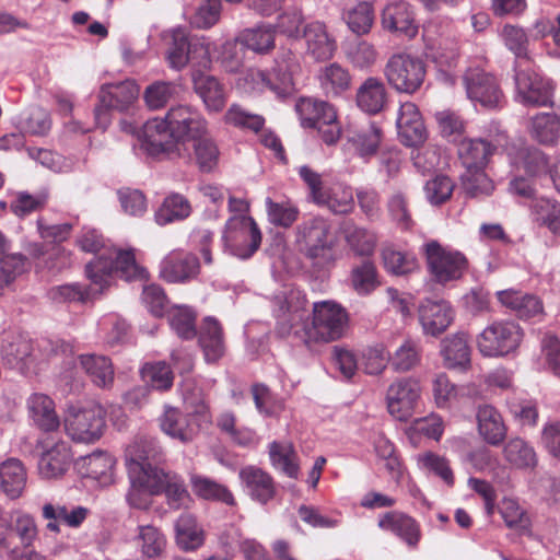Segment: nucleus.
<instances>
[{
	"label": "nucleus",
	"mask_w": 560,
	"mask_h": 560,
	"mask_svg": "<svg viewBox=\"0 0 560 560\" xmlns=\"http://www.w3.org/2000/svg\"><path fill=\"white\" fill-rule=\"evenodd\" d=\"M304 296L291 292L289 296H277L275 313L281 336L293 334L306 348L314 349L345 338L350 328L348 311L334 300L314 302L312 312L304 317Z\"/></svg>",
	"instance_id": "obj_1"
},
{
	"label": "nucleus",
	"mask_w": 560,
	"mask_h": 560,
	"mask_svg": "<svg viewBox=\"0 0 560 560\" xmlns=\"http://www.w3.org/2000/svg\"><path fill=\"white\" fill-rule=\"evenodd\" d=\"M209 124L203 115L189 105L173 106L164 118H152L141 129V148L152 156L179 152V145L207 135Z\"/></svg>",
	"instance_id": "obj_2"
},
{
	"label": "nucleus",
	"mask_w": 560,
	"mask_h": 560,
	"mask_svg": "<svg viewBox=\"0 0 560 560\" xmlns=\"http://www.w3.org/2000/svg\"><path fill=\"white\" fill-rule=\"evenodd\" d=\"M301 71L299 57L291 49L281 48L275 60V67L268 73L249 69L241 79L245 91L260 93L269 90L283 98L294 91V75Z\"/></svg>",
	"instance_id": "obj_3"
},
{
	"label": "nucleus",
	"mask_w": 560,
	"mask_h": 560,
	"mask_svg": "<svg viewBox=\"0 0 560 560\" xmlns=\"http://www.w3.org/2000/svg\"><path fill=\"white\" fill-rule=\"evenodd\" d=\"M296 243L303 255L317 268H327L337 260L336 237L328 220L313 217L296 229Z\"/></svg>",
	"instance_id": "obj_4"
},
{
	"label": "nucleus",
	"mask_w": 560,
	"mask_h": 560,
	"mask_svg": "<svg viewBox=\"0 0 560 560\" xmlns=\"http://www.w3.org/2000/svg\"><path fill=\"white\" fill-rule=\"evenodd\" d=\"M113 271V255L109 257L102 255L90 261L85 267V275L90 280L88 287H83L80 283L54 287L49 291V296L58 303L91 301L110 285Z\"/></svg>",
	"instance_id": "obj_5"
},
{
	"label": "nucleus",
	"mask_w": 560,
	"mask_h": 560,
	"mask_svg": "<svg viewBox=\"0 0 560 560\" xmlns=\"http://www.w3.org/2000/svg\"><path fill=\"white\" fill-rule=\"evenodd\" d=\"M63 428L73 442L94 443L105 429L104 410L95 402L71 404L63 415Z\"/></svg>",
	"instance_id": "obj_6"
},
{
	"label": "nucleus",
	"mask_w": 560,
	"mask_h": 560,
	"mask_svg": "<svg viewBox=\"0 0 560 560\" xmlns=\"http://www.w3.org/2000/svg\"><path fill=\"white\" fill-rule=\"evenodd\" d=\"M299 175L307 185L311 198L316 205L325 206L336 214L352 211L354 200L350 187L341 184L326 186L322 175L306 165L299 168Z\"/></svg>",
	"instance_id": "obj_7"
},
{
	"label": "nucleus",
	"mask_w": 560,
	"mask_h": 560,
	"mask_svg": "<svg viewBox=\"0 0 560 560\" xmlns=\"http://www.w3.org/2000/svg\"><path fill=\"white\" fill-rule=\"evenodd\" d=\"M524 338L521 326L500 320L487 326L477 337V348L487 358H500L515 352Z\"/></svg>",
	"instance_id": "obj_8"
},
{
	"label": "nucleus",
	"mask_w": 560,
	"mask_h": 560,
	"mask_svg": "<svg viewBox=\"0 0 560 560\" xmlns=\"http://www.w3.org/2000/svg\"><path fill=\"white\" fill-rule=\"evenodd\" d=\"M185 401L191 409V415H184L176 408H167L160 420L165 434L184 443L191 441L201 425L194 422L192 416L198 417L200 422H211L209 408L202 398L194 400L186 397Z\"/></svg>",
	"instance_id": "obj_9"
},
{
	"label": "nucleus",
	"mask_w": 560,
	"mask_h": 560,
	"mask_svg": "<svg viewBox=\"0 0 560 560\" xmlns=\"http://www.w3.org/2000/svg\"><path fill=\"white\" fill-rule=\"evenodd\" d=\"M423 253L428 270L438 283L458 280L467 269V259L460 252L444 247L438 241L425 243Z\"/></svg>",
	"instance_id": "obj_10"
},
{
	"label": "nucleus",
	"mask_w": 560,
	"mask_h": 560,
	"mask_svg": "<svg viewBox=\"0 0 560 560\" xmlns=\"http://www.w3.org/2000/svg\"><path fill=\"white\" fill-rule=\"evenodd\" d=\"M225 249L233 256L247 259L258 249L261 233L249 215H232L223 234Z\"/></svg>",
	"instance_id": "obj_11"
},
{
	"label": "nucleus",
	"mask_w": 560,
	"mask_h": 560,
	"mask_svg": "<svg viewBox=\"0 0 560 560\" xmlns=\"http://www.w3.org/2000/svg\"><path fill=\"white\" fill-rule=\"evenodd\" d=\"M139 85L133 80L103 84L98 93V105L94 109L95 126L106 129L110 124V110H126L139 96Z\"/></svg>",
	"instance_id": "obj_12"
},
{
	"label": "nucleus",
	"mask_w": 560,
	"mask_h": 560,
	"mask_svg": "<svg viewBox=\"0 0 560 560\" xmlns=\"http://www.w3.org/2000/svg\"><path fill=\"white\" fill-rule=\"evenodd\" d=\"M384 73L394 90L399 93L413 94L424 82L425 66L417 57L397 54L388 59Z\"/></svg>",
	"instance_id": "obj_13"
},
{
	"label": "nucleus",
	"mask_w": 560,
	"mask_h": 560,
	"mask_svg": "<svg viewBox=\"0 0 560 560\" xmlns=\"http://www.w3.org/2000/svg\"><path fill=\"white\" fill-rule=\"evenodd\" d=\"M296 108L303 125L316 128L326 144H335L339 140L341 127L331 104L315 98H302Z\"/></svg>",
	"instance_id": "obj_14"
},
{
	"label": "nucleus",
	"mask_w": 560,
	"mask_h": 560,
	"mask_svg": "<svg viewBox=\"0 0 560 560\" xmlns=\"http://www.w3.org/2000/svg\"><path fill=\"white\" fill-rule=\"evenodd\" d=\"M80 248L88 253H96L103 248L102 255L109 257L113 255V275H119L125 280L145 279L147 270L140 267L135 259L131 250H118L116 248H105L102 235L96 230H85L78 240Z\"/></svg>",
	"instance_id": "obj_15"
},
{
	"label": "nucleus",
	"mask_w": 560,
	"mask_h": 560,
	"mask_svg": "<svg viewBox=\"0 0 560 560\" xmlns=\"http://www.w3.org/2000/svg\"><path fill=\"white\" fill-rule=\"evenodd\" d=\"M37 450V470L43 479H59L70 468L73 453L63 439L48 434L38 440Z\"/></svg>",
	"instance_id": "obj_16"
},
{
	"label": "nucleus",
	"mask_w": 560,
	"mask_h": 560,
	"mask_svg": "<svg viewBox=\"0 0 560 560\" xmlns=\"http://www.w3.org/2000/svg\"><path fill=\"white\" fill-rule=\"evenodd\" d=\"M421 384L415 377H401L394 381L386 392V404L388 412L399 421H407L420 397Z\"/></svg>",
	"instance_id": "obj_17"
},
{
	"label": "nucleus",
	"mask_w": 560,
	"mask_h": 560,
	"mask_svg": "<svg viewBox=\"0 0 560 560\" xmlns=\"http://www.w3.org/2000/svg\"><path fill=\"white\" fill-rule=\"evenodd\" d=\"M464 85L468 98L485 108H498L504 102V96L497 79L480 68H469L466 71Z\"/></svg>",
	"instance_id": "obj_18"
},
{
	"label": "nucleus",
	"mask_w": 560,
	"mask_h": 560,
	"mask_svg": "<svg viewBox=\"0 0 560 560\" xmlns=\"http://www.w3.org/2000/svg\"><path fill=\"white\" fill-rule=\"evenodd\" d=\"M427 55L441 67H453L459 57L456 35L451 30L440 32L436 23L430 22L423 30Z\"/></svg>",
	"instance_id": "obj_19"
},
{
	"label": "nucleus",
	"mask_w": 560,
	"mask_h": 560,
	"mask_svg": "<svg viewBox=\"0 0 560 560\" xmlns=\"http://www.w3.org/2000/svg\"><path fill=\"white\" fill-rule=\"evenodd\" d=\"M455 312L446 301H423L418 308V318L425 336L438 337L453 323Z\"/></svg>",
	"instance_id": "obj_20"
},
{
	"label": "nucleus",
	"mask_w": 560,
	"mask_h": 560,
	"mask_svg": "<svg viewBox=\"0 0 560 560\" xmlns=\"http://www.w3.org/2000/svg\"><path fill=\"white\" fill-rule=\"evenodd\" d=\"M517 98L528 106L551 105L552 88L534 71L522 70L515 75Z\"/></svg>",
	"instance_id": "obj_21"
},
{
	"label": "nucleus",
	"mask_w": 560,
	"mask_h": 560,
	"mask_svg": "<svg viewBox=\"0 0 560 560\" xmlns=\"http://www.w3.org/2000/svg\"><path fill=\"white\" fill-rule=\"evenodd\" d=\"M396 126L400 141L408 147L420 145L427 140V128L415 103L405 102L400 105Z\"/></svg>",
	"instance_id": "obj_22"
},
{
	"label": "nucleus",
	"mask_w": 560,
	"mask_h": 560,
	"mask_svg": "<svg viewBox=\"0 0 560 560\" xmlns=\"http://www.w3.org/2000/svg\"><path fill=\"white\" fill-rule=\"evenodd\" d=\"M382 25L385 30L408 38L416 37L419 30L411 5L401 0L393 1L384 8Z\"/></svg>",
	"instance_id": "obj_23"
},
{
	"label": "nucleus",
	"mask_w": 560,
	"mask_h": 560,
	"mask_svg": "<svg viewBox=\"0 0 560 560\" xmlns=\"http://www.w3.org/2000/svg\"><path fill=\"white\" fill-rule=\"evenodd\" d=\"M199 260L190 253L171 252L161 262L160 275L171 283L189 281L199 273Z\"/></svg>",
	"instance_id": "obj_24"
},
{
	"label": "nucleus",
	"mask_w": 560,
	"mask_h": 560,
	"mask_svg": "<svg viewBox=\"0 0 560 560\" xmlns=\"http://www.w3.org/2000/svg\"><path fill=\"white\" fill-rule=\"evenodd\" d=\"M302 37L305 39L306 54L314 60L325 61L334 57L337 44L325 23L312 21L303 25Z\"/></svg>",
	"instance_id": "obj_25"
},
{
	"label": "nucleus",
	"mask_w": 560,
	"mask_h": 560,
	"mask_svg": "<svg viewBox=\"0 0 560 560\" xmlns=\"http://www.w3.org/2000/svg\"><path fill=\"white\" fill-rule=\"evenodd\" d=\"M162 450L153 439L139 438L131 442L125 451V462L128 474L133 466L141 468L143 475L158 472L161 468L153 466L151 460H158Z\"/></svg>",
	"instance_id": "obj_26"
},
{
	"label": "nucleus",
	"mask_w": 560,
	"mask_h": 560,
	"mask_svg": "<svg viewBox=\"0 0 560 560\" xmlns=\"http://www.w3.org/2000/svg\"><path fill=\"white\" fill-rule=\"evenodd\" d=\"M476 421L478 434L487 444L498 446L505 440L508 428L501 412L492 405L478 406Z\"/></svg>",
	"instance_id": "obj_27"
},
{
	"label": "nucleus",
	"mask_w": 560,
	"mask_h": 560,
	"mask_svg": "<svg viewBox=\"0 0 560 560\" xmlns=\"http://www.w3.org/2000/svg\"><path fill=\"white\" fill-rule=\"evenodd\" d=\"M130 488L126 494V500L131 508L148 510L151 504L152 495H159L160 488L154 481V475H143L141 468L133 466L128 474Z\"/></svg>",
	"instance_id": "obj_28"
},
{
	"label": "nucleus",
	"mask_w": 560,
	"mask_h": 560,
	"mask_svg": "<svg viewBox=\"0 0 560 560\" xmlns=\"http://www.w3.org/2000/svg\"><path fill=\"white\" fill-rule=\"evenodd\" d=\"M194 90L208 112H221L226 103V92L219 80L199 70L191 73Z\"/></svg>",
	"instance_id": "obj_29"
},
{
	"label": "nucleus",
	"mask_w": 560,
	"mask_h": 560,
	"mask_svg": "<svg viewBox=\"0 0 560 560\" xmlns=\"http://www.w3.org/2000/svg\"><path fill=\"white\" fill-rule=\"evenodd\" d=\"M153 475L160 488L159 494H165L170 508L178 510L189 505L192 500L180 476L162 468Z\"/></svg>",
	"instance_id": "obj_30"
},
{
	"label": "nucleus",
	"mask_w": 560,
	"mask_h": 560,
	"mask_svg": "<svg viewBox=\"0 0 560 560\" xmlns=\"http://www.w3.org/2000/svg\"><path fill=\"white\" fill-rule=\"evenodd\" d=\"M440 353L444 366L448 370H467L470 366V347L467 336L463 332L444 338Z\"/></svg>",
	"instance_id": "obj_31"
},
{
	"label": "nucleus",
	"mask_w": 560,
	"mask_h": 560,
	"mask_svg": "<svg viewBox=\"0 0 560 560\" xmlns=\"http://www.w3.org/2000/svg\"><path fill=\"white\" fill-rule=\"evenodd\" d=\"M206 540V532L195 515L182 513L175 522V541L184 551H196Z\"/></svg>",
	"instance_id": "obj_32"
},
{
	"label": "nucleus",
	"mask_w": 560,
	"mask_h": 560,
	"mask_svg": "<svg viewBox=\"0 0 560 560\" xmlns=\"http://www.w3.org/2000/svg\"><path fill=\"white\" fill-rule=\"evenodd\" d=\"M378 526L383 530L395 534L410 547H416L420 540L417 522L404 513L397 511L385 513L380 517Z\"/></svg>",
	"instance_id": "obj_33"
},
{
	"label": "nucleus",
	"mask_w": 560,
	"mask_h": 560,
	"mask_svg": "<svg viewBox=\"0 0 560 560\" xmlns=\"http://www.w3.org/2000/svg\"><path fill=\"white\" fill-rule=\"evenodd\" d=\"M240 478L248 494L266 503L275 495V485L271 476L256 466H246L240 470Z\"/></svg>",
	"instance_id": "obj_34"
},
{
	"label": "nucleus",
	"mask_w": 560,
	"mask_h": 560,
	"mask_svg": "<svg viewBox=\"0 0 560 560\" xmlns=\"http://www.w3.org/2000/svg\"><path fill=\"white\" fill-rule=\"evenodd\" d=\"M79 363L90 378V381L98 388L109 389L115 381V370L112 361L101 354H82L79 355Z\"/></svg>",
	"instance_id": "obj_35"
},
{
	"label": "nucleus",
	"mask_w": 560,
	"mask_h": 560,
	"mask_svg": "<svg viewBox=\"0 0 560 560\" xmlns=\"http://www.w3.org/2000/svg\"><path fill=\"white\" fill-rule=\"evenodd\" d=\"M27 410L40 430L46 432L58 430L60 420L55 410V402L49 396L38 393L31 395L27 399Z\"/></svg>",
	"instance_id": "obj_36"
},
{
	"label": "nucleus",
	"mask_w": 560,
	"mask_h": 560,
	"mask_svg": "<svg viewBox=\"0 0 560 560\" xmlns=\"http://www.w3.org/2000/svg\"><path fill=\"white\" fill-rule=\"evenodd\" d=\"M27 483V471L18 458H9L0 464V488L3 493L14 500L20 498Z\"/></svg>",
	"instance_id": "obj_37"
},
{
	"label": "nucleus",
	"mask_w": 560,
	"mask_h": 560,
	"mask_svg": "<svg viewBox=\"0 0 560 560\" xmlns=\"http://www.w3.org/2000/svg\"><path fill=\"white\" fill-rule=\"evenodd\" d=\"M358 107L370 115L378 114L387 103V91L377 78H368L357 90Z\"/></svg>",
	"instance_id": "obj_38"
},
{
	"label": "nucleus",
	"mask_w": 560,
	"mask_h": 560,
	"mask_svg": "<svg viewBox=\"0 0 560 560\" xmlns=\"http://www.w3.org/2000/svg\"><path fill=\"white\" fill-rule=\"evenodd\" d=\"M80 471L88 478L100 481L101 485H109L114 479L115 458L103 451H96L79 463Z\"/></svg>",
	"instance_id": "obj_39"
},
{
	"label": "nucleus",
	"mask_w": 560,
	"mask_h": 560,
	"mask_svg": "<svg viewBox=\"0 0 560 560\" xmlns=\"http://www.w3.org/2000/svg\"><path fill=\"white\" fill-rule=\"evenodd\" d=\"M512 164L518 170H523L529 177L538 176L548 172L551 163L546 155L537 148L522 145L514 148L509 152Z\"/></svg>",
	"instance_id": "obj_40"
},
{
	"label": "nucleus",
	"mask_w": 560,
	"mask_h": 560,
	"mask_svg": "<svg viewBox=\"0 0 560 560\" xmlns=\"http://www.w3.org/2000/svg\"><path fill=\"white\" fill-rule=\"evenodd\" d=\"M317 80L326 96H339L351 85L349 70L337 62H331L320 68L317 73Z\"/></svg>",
	"instance_id": "obj_41"
},
{
	"label": "nucleus",
	"mask_w": 560,
	"mask_h": 560,
	"mask_svg": "<svg viewBox=\"0 0 560 560\" xmlns=\"http://www.w3.org/2000/svg\"><path fill=\"white\" fill-rule=\"evenodd\" d=\"M32 352L31 340L22 334L8 335L1 341L0 353L4 362L11 368L22 370Z\"/></svg>",
	"instance_id": "obj_42"
},
{
	"label": "nucleus",
	"mask_w": 560,
	"mask_h": 560,
	"mask_svg": "<svg viewBox=\"0 0 560 560\" xmlns=\"http://www.w3.org/2000/svg\"><path fill=\"white\" fill-rule=\"evenodd\" d=\"M199 343L207 361L215 362L223 355L225 348L222 327L215 318L206 317L203 319L199 335Z\"/></svg>",
	"instance_id": "obj_43"
},
{
	"label": "nucleus",
	"mask_w": 560,
	"mask_h": 560,
	"mask_svg": "<svg viewBox=\"0 0 560 560\" xmlns=\"http://www.w3.org/2000/svg\"><path fill=\"white\" fill-rule=\"evenodd\" d=\"M499 301L513 310L520 318H532L542 313L540 300L520 291L505 290L498 292Z\"/></svg>",
	"instance_id": "obj_44"
},
{
	"label": "nucleus",
	"mask_w": 560,
	"mask_h": 560,
	"mask_svg": "<svg viewBox=\"0 0 560 560\" xmlns=\"http://www.w3.org/2000/svg\"><path fill=\"white\" fill-rule=\"evenodd\" d=\"M192 211L189 200L178 194H170L155 212V221L160 225H166L175 221L187 219Z\"/></svg>",
	"instance_id": "obj_45"
},
{
	"label": "nucleus",
	"mask_w": 560,
	"mask_h": 560,
	"mask_svg": "<svg viewBox=\"0 0 560 560\" xmlns=\"http://www.w3.org/2000/svg\"><path fill=\"white\" fill-rule=\"evenodd\" d=\"M492 153L490 143L482 139H463L458 143V156L467 170L483 168Z\"/></svg>",
	"instance_id": "obj_46"
},
{
	"label": "nucleus",
	"mask_w": 560,
	"mask_h": 560,
	"mask_svg": "<svg viewBox=\"0 0 560 560\" xmlns=\"http://www.w3.org/2000/svg\"><path fill=\"white\" fill-rule=\"evenodd\" d=\"M275 31L267 25H259L242 31L237 40L247 49L265 55L275 48Z\"/></svg>",
	"instance_id": "obj_47"
},
{
	"label": "nucleus",
	"mask_w": 560,
	"mask_h": 560,
	"mask_svg": "<svg viewBox=\"0 0 560 560\" xmlns=\"http://www.w3.org/2000/svg\"><path fill=\"white\" fill-rule=\"evenodd\" d=\"M533 220L560 235V203L549 198H535L530 205Z\"/></svg>",
	"instance_id": "obj_48"
},
{
	"label": "nucleus",
	"mask_w": 560,
	"mask_h": 560,
	"mask_svg": "<svg viewBox=\"0 0 560 560\" xmlns=\"http://www.w3.org/2000/svg\"><path fill=\"white\" fill-rule=\"evenodd\" d=\"M269 458L275 468L280 469L290 478H298V455L292 443L278 441L270 443Z\"/></svg>",
	"instance_id": "obj_49"
},
{
	"label": "nucleus",
	"mask_w": 560,
	"mask_h": 560,
	"mask_svg": "<svg viewBox=\"0 0 560 560\" xmlns=\"http://www.w3.org/2000/svg\"><path fill=\"white\" fill-rule=\"evenodd\" d=\"M190 485L192 492L203 500L220 501L228 505L235 504L232 492L225 486L210 478L192 475L190 477Z\"/></svg>",
	"instance_id": "obj_50"
},
{
	"label": "nucleus",
	"mask_w": 560,
	"mask_h": 560,
	"mask_svg": "<svg viewBox=\"0 0 560 560\" xmlns=\"http://www.w3.org/2000/svg\"><path fill=\"white\" fill-rule=\"evenodd\" d=\"M382 259L384 268L395 276L411 273L419 268L415 254L399 250L394 246L383 248Z\"/></svg>",
	"instance_id": "obj_51"
},
{
	"label": "nucleus",
	"mask_w": 560,
	"mask_h": 560,
	"mask_svg": "<svg viewBox=\"0 0 560 560\" xmlns=\"http://www.w3.org/2000/svg\"><path fill=\"white\" fill-rule=\"evenodd\" d=\"M418 467L424 472L439 477L447 487L455 483L454 472L446 457L433 452L418 454L416 457Z\"/></svg>",
	"instance_id": "obj_52"
},
{
	"label": "nucleus",
	"mask_w": 560,
	"mask_h": 560,
	"mask_svg": "<svg viewBox=\"0 0 560 560\" xmlns=\"http://www.w3.org/2000/svg\"><path fill=\"white\" fill-rule=\"evenodd\" d=\"M136 542L145 558L160 557L166 547L165 536L159 528L152 525H141L138 527Z\"/></svg>",
	"instance_id": "obj_53"
},
{
	"label": "nucleus",
	"mask_w": 560,
	"mask_h": 560,
	"mask_svg": "<svg viewBox=\"0 0 560 560\" xmlns=\"http://www.w3.org/2000/svg\"><path fill=\"white\" fill-rule=\"evenodd\" d=\"M343 235L347 245L355 255L370 256L373 254L377 238L372 231L354 224H348L343 229Z\"/></svg>",
	"instance_id": "obj_54"
},
{
	"label": "nucleus",
	"mask_w": 560,
	"mask_h": 560,
	"mask_svg": "<svg viewBox=\"0 0 560 560\" xmlns=\"http://www.w3.org/2000/svg\"><path fill=\"white\" fill-rule=\"evenodd\" d=\"M421 352L418 341L406 339L390 357L392 369L405 373L417 368L421 362Z\"/></svg>",
	"instance_id": "obj_55"
},
{
	"label": "nucleus",
	"mask_w": 560,
	"mask_h": 560,
	"mask_svg": "<svg viewBox=\"0 0 560 560\" xmlns=\"http://www.w3.org/2000/svg\"><path fill=\"white\" fill-rule=\"evenodd\" d=\"M350 283L352 289L360 295H368L378 285V275L375 265L365 260L351 270Z\"/></svg>",
	"instance_id": "obj_56"
},
{
	"label": "nucleus",
	"mask_w": 560,
	"mask_h": 560,
	"mask_svg": "<svg viewBox=\"0 0 560 560\" xmlns=\"http://www.w3.org/2000/svg\"><path fill=\"white\" fill-rule=\"evenodd\" d=\"M190 39L185 30L176 28L172 32V43L166 52L168 66L182 70L189 63Z\"/></svg>",
	"instance_id": "obj_57"
},
{
	"label": "nucleus",
	"mask_w": 560,
	"mask_h": 560,
	"mask_svg": "<svg viewBox=\"0 0 560 560\" xmlns=\"http://www.w3.org/2000/svg\"><path fill=\"white\" fill-rule=\"evenodd\" d=\"M504 458L515 467L527 468L536 464L534 448L523 439H511L503 448Z\"/></svg>",
	"instance_id": "obj_58"
},
{
	"label": "nucleus",
	"mask_w": 560,
	"mask_h": 560,
	"mask_svg": "<svg viewBox=\"0 0 560 560\" xmlns=\"http://www.w3.org/2000/svg\"><path fill=\"white\" fill-rule=\"evenodd\" d=\"M191 143L196 163L200 171L211 172L218 165L220 156V152L214 140L208 132L207 135H202L200 138L195 139Z\"/></svg>",
	"instance_id": "obj_59"
},
{
	"label": "nucleus",
	"mask_w": 560,
	"mask_h": 560,
	"mask_svg": "<svg viewBox=\"0 0 560 560\" xmlns=\"http://www.w3.org/2000/svg\"><path fill=\"white\" fill-rule=\"evenodd\" d=\"M530 133L542 144H552L560 133V120L553 114H539L533 118Z\"/></svg>",
	"instance_id": "obj_60"
},
{
	"label": "nucleus",
	"mask_w": 560,
	"mask_h": 560,
	"mask_svg": "<svg viewBox=\"0 0 560 560\" xmlns=\"http://www.w3.org/2000/svg\"><path fill=\"white\" fill-rule=\"evenodd\" d=\"M267 217L271 224L280 228H290L299 218V208L291 201L276 202L266 198Z\"/></svg>",
	"instance_id": "obj_61"
},
{
	"label": "nucleus",
	"mask_w": 560,
	"mask_h": 560,
	"mask_svg": "<svg viewBox=\"0 0 560 560\" xmlns=\"http://www.w3.org/2000/svg\"><path fill=\"white\" fill-rule=\"evenodd\" d=\"M172 329L183 339L196 336V313L188 306H174L168 313Z\"/></svg>",
	"instance_id": "obj_62"
},
{
	"label": "nucleus",
	"mask_w": 560,
	"mask_h": 560,
	"mask_svg": "<svg viewBox=\"0 0 560 560\" xmlns=\"http://www.w3.org/2000/svg\"><path fill=\"white\" fill-rule=\"evenodd\" d=\"M434 117L443 138L458 143L464 139L466 124L458 114L450 109H443L435 113Z\"/></svg>",
	"instance_id": "obj_63"
},
{
	"label": "nucleus",
	"mask_w": 560,
	"mask_h": 560,
	"mask_svg": "<svg viewBox=\"0 0 560 560\" xmlns=\"http://www.w3.org/2000/svg\"><path fill=\"white\" fill-rule=\"evenodd\" d=\"M345 21L349 28L358 34L370 32L373 21V8L368 2H360L345 14Z\"/></svg>",
	"instance_id": "obj_64"
}]
</instances>
